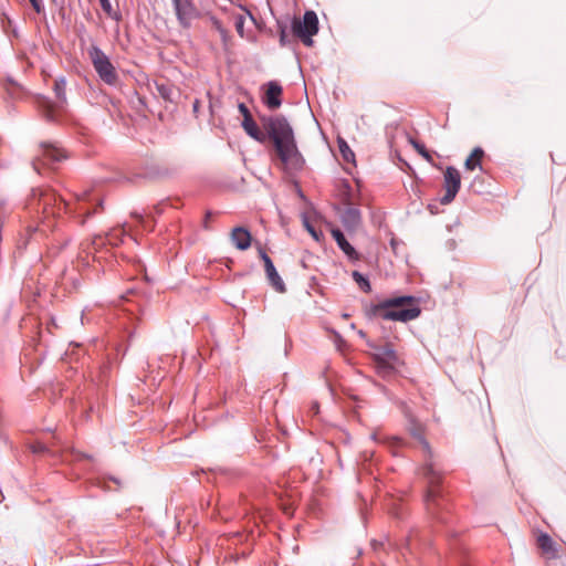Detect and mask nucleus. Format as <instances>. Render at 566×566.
I'll return each instance as SVG.
<instances>
[{
  "mask_svg": "<svg viewBox=\"0 0 566 566\" xmlns=\"http://www.w3.org/2000/svg\"><path fill=\"white\" fill-rule=\"evenodd\" d=\"M238 108L243 116L241 126L248 136L259 143L270 139L286 170L301 171L304 168L305 159L298 150L294 129L283 115H260L261 129L244 103H239Z\"/></svg>",
  "mask_w": 566,
  "mask_h": 566,
  "instance_id": "1",
  "label": "nucleus"
},
{
  "mask_svg": "<svg viewBox=\"0 0 566 566\" xmlns=\"http://www.w3.org/2000/svg\"><path fill=\"white\" fill-rule=\"evenodd\" d=\"M421 314V308L415 296L402 295L385 298L366 308L369 318L407 323L416 319Z\"/></svg>",
  "mask_w": 566,
  "mask_h": 566,
  "instance_id": "2",
  "label": "nucleus"
},
{
  "mask_svg": "<svg viewBox=\"0 0 566 566\" xmlns=\"http://www.w3.org/2000/svg\"><path fill=\"white\" fill-rule=\"evenodd\" d=\"M367 346L373 350L371 356L376 364L378 375L382 377L392 375L397 370V367L403 365V360L396 352L392 343L387 342L384 345H378L371 340H367Z\"/></svg>",
  "mask_w": 566,
  "mask_h": 566,
  "instance_id": "3",
  "label": "nucleus"
},
{
  "mask_svg": "<svg viewBox=\"0 0 566 566\" xmlns=\"http://www.w3.org/2000/svg\"><path fill=\"white\" fill-rule=\"evenodd\" d=\"M32 197L30 206L41 210L43 219L60 217L69 209V203L52 189L33 190Z\"/></svg>",
  "mask_w": 566,
  "mask_h": 566,
  "instance_id": "4",
  "label": "nucleus"
},
{
  "mask_svg": "<svg viewBox=\"0 0 566 566\" xmlns=\"http://www.w3.org/2000/svg\"><path fill=\"white\" fill-rule=\"evenodd\" d=\"M87 53L99 80L109 86H115L119 77L115 66L105 52L98 45L92 44Z\"/></svg>",
  "mask_w": 566,
  "mask_h": 566,
  "instance_id": "5",
  "label": "nucleus"
},
{
  "mask_svg": "<svg viewBox=\"0 0 566 566\" xmlns=\"http://www.w3.org/2000/svg\"><path fill=\"white\" fill-rule=\"evenodd\" d=\"M293 33L301 39L304 45H313V35L318 32V18L314 11H306L303 21L294 19L292 22Z\"/></svg>",
  "mask_w": 566,
  "mask_h": 566,
  "instance_id": "6",
  "label": "nucleus"
},
{
  "mask_svg": "<svg viewBox=\"0 0 566 566\" xmlns=\"http://www.w3.org/2000/svg\"><path fill=\"white\" fill-rule=\"evenodd\" d=\"M179 25L189 29L192 22L201 17L195 0H171Z\"/></svg>",
  "mask_w": 566,
  "mask_h": 566,
  "instance_id": "7",
  "label": "nucleus"
},
{
  "mask_svg": "<svg viewBox=\"0 0 566 566\" xmlns=\"http://www.w3.org/2000/svg\"><path fill=\"white\" fill-rule=\"evenodd\" d=\"M40 155L32 163L36 171H40V164L52 166L66 158L65 150L56 143L43 142L40 144Z\"/></svg>",
  "mask_w": 566,
  "mask_h": 566,
  "instance_id": "8",
  "label": "nucleus"
},
{
  "mask_svg": "<svg viewBox=\"0 0 566 566\" xmlns=\"http://www.w3.org/2000/svg\"><path fill=\"white\" fill-rule=\"evenodd\" d=\"M461 187V175L453 166H448L443 175V188L446 193L440 199L442 205H448L455 198Z\"/></svg>",
  "mask_w": 566,
  "mask_h": 566,
  "instance_id": "9",
  "label": "nucleus"
},
{
  "mask_svg": "<svg viewBox=\"0 0 566 566\" xmlns=\"http://www.w3.org/2000/svg\"><path fill=\"white\" fill-rule=\"evenodd\" d=\"M258 252H259V256L261 258V260L264 263V270H265V274H266L269 283L272 285V287L276 292L284 293L286 291L285 284L283 282L282 277L280 276V274L277 273L273 261L271 260V258L268 255V253L261 245L258 247Z\"/></svg>",
  "mask_w": 566,
  "mask_h": 566,
  "instance_id": "10",
  "label": "nucleus"
},
{
  "mask_svg": "<svg viewBox=\"0 0 566 566\" xmlns=\"http://www.w3.org/2000/svg\"><path fill=\"white\" fill-rule=\"evenodd\" d=\"M282 86L275 82L271 81L266 84V92L262 98L263 104L269 109H277L282 105Z\"/></svg>",
  "mask_w": 566,
  "mask_h": 566,
  "instance_id": "11",
  "label": "nucleus"
},
{
  "mask_svg": "<svg viewBox=\"0 0 566 566\" xmlns=\"http://www.w3.org/2000/svg\"><path fill=\"white\" fill-rule=\"evenodd\" d=\"M332 237L336 241L338 248L344 252L349 261L356 262L360 259V254L356 249L347 241L344 233L339 229H332Z\"/></svg>",
  "mask_w": 566,
  "mask_h": 566,
  "instance_id": "12",
  "label": "nucleus"
},
{
  "mask_svg": "<svg viewBox=\"0 0 566 566\" xmlns=\"http://www.w3.org/2000/svg\"><path fill=\"white\" fill-rule=\"evenodd\" d=\"M230 239L232 244L241 251L248 250L251 247L252 235L251 232L244 227H235L232 229Z\"/></svg>",
  "mask_w": 566,
  "mask_h": 566,
  "instance_id": "13",
  "label": "nucleus"
},
{
  "mask_svg": "<svg viewBox=\"0 0 566 566\" xmlns=\"http://www.w3.org/2000/svg\"><path fill=\"white\" fill-rule=\"evenodd\" d=\"M426 507L427 511L432 515V517L438 521L444 523L447 522L443 516H440L438 513V509L442 505L441 496L439 492L434 488H430L426 494Z\"/></svg>",
  "mask_w": 566,
  "mask_h": 566,
  "instance_id": "14",
  "label": "nucleus"
},
{
  "mask_svg": "<svg viewBox=\"0 0 566 566\" xmlns=\"http://www.w3.org/2000/svg\"><path fill=\"white\" fill-rule=\"evenodd\" d=\"M340 220L347 230H356L361 222L360 210L356 207L348 206L340 214Z\"/></svg>",
  "mask_w": 566,
  "mask_h": 566,
  "instance_id": "15",
  "label": "nucleus"
},
{
  "mask_svg": "<svg viewBox=\"0 0 566 566\" xmlns=\"http://www.w3.org/2000/svg\"><path fill=\"white\" fill-rule=\"evenodd\" d=\"M484 157V150L481 147H475L464 163V167L468 170H474L482 168V158Z\"/></svg>",
  "mask_w": 566,
  "mask_h": 566,
  "instance_id": "16",
  "label": "nucleus"
},
{
  "mask_svg": "<svg viewBox=\"0 0 566 566\" xmlns=\"http://www.w3.org/2000/svg\"><path fill=\"white\" fill-rule=\"evenodd\" d=\"M124 238H125L124 231L118 229V230H114L111 233H108L106 235L105 240H103L102 238L95 240L93 242V244H104L106 242L107 244H109L112 247H117L124 242Z\"/></svg>",
  "mask_w": 566,
  "mask_h": 566,
  "instance_id": "17",
  "label": "nucleus"
},
{
  "mask_svg": "<svg viewBox=\"0 0 566 566\" xmlns=\"http://www.w3.org/2000/svg\"><path fill=\"white\" fill-rule=\"evenodd\" d=\"M537 544L544 553L551 554L553 557L556 555L555 543L548 534L542 533L537 538Z\"/></svg>",
  "mask_w": 566,
  "mask_h": 566,
  "instance_id": "18",
  "label": "nucleus"
},
{
  "mask_svg": "<svg viewBox=\"0 0 566 566\" xmlns=\"http://www.w3.org/2000/svg\"><path fill=\"white\" fill-rule=\"evenodd\" d=\"M53 90H54L56 98L61 103H65L66 102V80H65V77L56 78L54 82Z\"/></svg>",
  "mask_w": 566,
  "mask_h": 566,
  "instance_id": "19",
  "label": "nucleus"
},
{
  "mask_svg": "<svg viewBox=\"0 0 566 566\" xmlns=\"http://www.w3.org/2000/svg\"><path fill=\"white\" fill-rule=\"evenodd\" d=\"M337 144H338V149H339V153H340L343 159L346 163H355V154L350 149V147L348 146L346 140L343 138H338Z\"/></svg>",
  "mask_w": 566,
  "mask_h": 566,
  "instance_id": "20",
  "label": "nucleus"
},
{
  "mask_svg": "<svg viewBox=\"0 0 566 566\" xmlns=\"http://www.w3.org/2000/svg\"><path fill=\"white\" fill-rule=\"evenodd\" d=\"M29 449L34 454H48L54 457L56 453L51 448L41 441H35L29 446Z\"/></svg>",
  "mask_w": 566,
  "mask_h": 566,
  "instance_id": "21",
  "label": "nucleus"
},
{
  "mask_svg": "<svg viewBox=\"0 0 566 566\" xmlns=\"http://www.w3.org/2000/svg\"><path fill=\"white\" fill-rule=\"evenodd\" d=\"M103 11L113 20L119 22L122 20V13L118 10H114L109 0H99Z\"/></svg>",
  "mask_w": 566,
  "mask_h": 566,
  "instance_id": "22",
  "label": "nucleus"
},
{
  "mask_svg": "<svg viewBox=\"0 0 566 566\" xmlns=\"http://www.w3.org/2000/svg\"><path fill=\"white\" fill-rule=\"evenodd\" d=\"M352 276H353L354 281L358 284V286L360 287L361 291H364L365 293H369L371 291V285H370L369 280L366 276H364L360 272L354 271L352 273Z\"/></svg>",
  "mask_w": 566,
  "mask_h": 566,
  "instance_id": "23",
  "label": "nucleus"
},
{
  "mask_svg": "<svg viewBox=\"0 0 566 566\" xmlns=\"http://www.w3.org/2000/svg\"><path fill=\"white\" fill-rule=\"evenodd\" d=\"M411 145L423 159H426L428 163L433 161L431 154L422 143L412 139Z\"/></svg>",
  "mask_w": 566,
  "mask_h": 566,
  "instance_id": "24",
  "label": "nucleus"
},
{
  "mask_svg": "<svg viewBox=\"0 0 566 566\" xmlns=\"http://www.w3.org/2000/svg\"><path fill=\"white\" fill-rule=\"evenodd\" d=\"M211 22H212V25L216 28V30L220 33L222 39L226 40L228 36V31L224 29L221 21L216 17H211Z\"/></svg>",
  "mask_w": 566,
  "mask_h": 566,
  "instance_id": "25",
  "label": "nucleus"
},
{
  "mask_svg": "<svg viewBox=\"0 0 566 566\" xmlns=\"http://www.w3.org/2000/svg\"><path fill=\"white\" fill-rule=\"evenodd\" d=\"M412 434L419 440V442L421 443V446L423 447L424 451L431 455V448H430V444L429 442L426 440V438L423 437V434L419 431H413Z\"/></svg>",
  "mask_w": 566,
  "mask_h": 566,
  "instance_id": "26",
  "label": "nucleus"
},
{
  "mask_svg": "<svg viewBox=\"0 0 566 566\" xmlns=\"http://www.w3.org/2000/svg\"><path fill=\"white\" fill-rule=\"evenodd\" d=\"M343 187H344V199H343V202L345 205H350V201H352V188H350V185L348 184V181L344 180L343 181Z\"/></svg>",
  "mask_w": 566,
  "mask_h": 566,
  "instance_id": "27",
  "label": "nucleus"
},
{
  "mask_svg": "<svg viewBox=\"0 0 566 566\" xmlns=\"http://www.w3.org/2000/svg\"><path fill=\"white\" fill-rule=\"evenodd\" d=\"M304 227L316 241H319L322 233L317 232L306 218L304 219Z\"/></svg>",
  "mask_w": 566,
  "mask_h": 566,
  "instance_id": "28",
  "label": "nucleus"
},
{
  "mask_svg": "<svg viewBox=\"0 0 566 566\" xmlns=\"http://www.w3.org/2000/svg\"><path fill=\"white\" fill-rule=\"evenodd\" d=\"M29 1L36 13H41L44 10L42 0H29Z\"/></svg>",
  "mask_w": 566,
  "mask_h": 566,
  "instance_id": "29",
  "label": "nucleus"
},
{
  "mask_svg": "<svg viewBox=\"0 0 566 566\" xmlns=\"http://www.w3.org/2000/svg\"><path fill=\"white\" fill-rule=\"evenodd\" d=\"M280 44L285 46L287 44V34L285 28H281L280 30Z\"/></svg>",
  "mask_w": 566,
  "mask_h": 566,
  "instance_id": "30",
  "label": "nucleus"
},
{
  "mask_svg": "<svg viewBox=\"0 0 566 566\" xmlns=\"http://www.w3.org/2000/svg\"><path fill=\"white\" fill-rule=\"evenodd\" d=\"M43 104L45 105V107H48L46 114H45L46 119L48 120H53V113H52V109H51L50 102L49 101H44Z\"/></svg>",
  "mask_w": 566,
  "mask_h": 566,
  "instance_id": "31",
  "label": "nucleus"
},
{
  "mask_svg": "<svg viewBox=\"0 0 566 566\" xmlns=\"http://www.w3.org/2000/svg\"><path fill=\"white\" fill-rule=\"evenodd\" d=\"M97 209H103V202L101 201L96 208L93 209V211H87L86 212V218L91 217L92 214L96 213L97 212Z\"/></svg>",
  "mask_w": 566,
  "mask_h": 566,
  "instance_id": "32",
  "label": "nucleus"
},
{
  "mask_svg": "<svg viewBox=\"0 0 566 566\" xmlns=\"http://www.w3.org/2000/svg\"><path fill=\"white\" fill-rule=\"evenodd\" d=\"M199 108H200V101L199 99H195V102L192 104V111H193V113L196 115L199 113Z\"/></svg>",
  "mask_w": 566,
  "mask_h": 566,
  "instance_id": "33",
  "label": "nucleus"
},
{
  "mask_svg": "<svg viewBox=\"0 0 566 566\" xmlns=\"http://www.w3.org/2000/svg\"><path fill=\"white\" fill-rule=\"evenodd\" d=\"M237 29H238V32L241 33L242 30H243V19L240 18L238 21H237Z\"/></svg>",
  "mask_w": 566,
  "mask_h": 566,
  "instance_id": "34",
  "label": "nucleus"
},
{
  "mask_svg": "<svg viewBox=\"0 0 566 566\" xmlns=\"http://www.w3.org/2000/svg\"><path fill=\"white\" fill-rule=\"evenodd\" d=\"M169 95H170V90L166 85H163V97L169 98Z\"/></svg>",
  "mask_w": 566,
  "mask_h": 566,
  "instance_id": "35",
  "label": "nucleus"
},
{
  "mask_svg": "<svg viewBox=\"0 0 566 566\" xmlns=\"http://www.w3.org/2000/svg\"><path fill=\"white\" fill-rule=\"evenodd\" d=\"M318 408H319V406H318V403H317V402H313V403H312L311 409H312V411H313L314 413H317V412H318Z\"/></svg>",
  "mask_w": 566,
  "mask_h": 566,
  "instance_id": "36",
  "label": "nucleus"
},
{
  "mask_svg": "<svg viewBox=\"0 0 566 566\" xmlns=\"http://www.w3.org/2000/svg\"><path fill=\"white\" fill-rule=\"evenodd\" d=\"M210 217H211V212H209V211H208V212L206 213L205 228H208L207 222L209 221V218H210Z\"/></svg>",
  "mask_w": 566,
  "mask_h": 566,
  "instance_id": "37",
  "label": "nucleus"
},
{
  "mask_svg": "<svg viewBox=\"0 0 566 566\" xmlns=\"http://www.w3.org/2000/svg\"><path fill=\"white\" fill-rule=\"evenodd\" d=\"M358 335H359V337H361L364 339L367 338V334L364 331H361V329L358 331Z\"/></svg>",
  "mask_w": 566,
  "mask_h": 566,
  "instance_id": "38",
  "label": "nucleus"
},
{
  "mask_svg": "<svg viewBox=\"0 0 566 566\" xmlns=\"http://www.w3.org/2000/svg\"><path fill=\"white\" fill-rule=\"evenodd\" d=\"M80 458H83V459H92V457H91V455L85 454V453H80Z\"/></svg>",
  "mask_w": 566,
  "mask_h": 566,
  "instance_id": "39",
  "label": "nucleus"
},
{
  "mask_svg": "<svg viewBox=\"0 0 566 566\" xmlns=\"http://www.w3.org/2000/svg\"><path fill=\"white\" fill-rule=\"evenodd\" d=\"M334 334H335L336 339H337L338 342H343L340 334H338L337 332H334Z\"/></svg>",
  "mask_w": 566,
  "mask_h": 566,
  "instance_id": "40",
  "label": "nucleus"
},
{
  "mask_svg": "<svg viewBox=\"0 0 566 566\" xmlns=\"http://www.w3.org/2000/svg\"><path fill=\"white\" fill-rule=\"evenodd\" d=\"M392 440H395L397 443L400 442V439L397 437H394Z\"/></svg>",
  "mask_w": 566,
  "mask_h": 566,
  "instance_id": "41",
  "label": "nucleus"
}]
</instances>
